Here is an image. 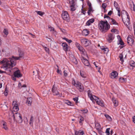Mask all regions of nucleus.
Returning a JSON list of instances; mask_svg holds the SVG:
<instances>
[{
	"label": "nucleus",
	"mask_w": 135,
	"mask_h": 135,
	"mask_svg": "<svg viewBox=\"0 0 135 135\" xmlns=\"http://www.w3.org/2000/svg\"><path fill=\"white\" fill-rule=\"evenodd\" d=\"M19 54V57L12 56L11 57L9 58H4L0 62V64L2 65L1 68L7 70H8L11 72V69L13 67L15 66L16 64V60H19L20 58H22L23 56V54L22 51H20Z\"/></svg>",
	"instance_id": "f257e3e1"
},
{
	"label": "nucleus",
	"mask_w": 135,
	"mask_h": 135,
	"mask_svg": "<svg viewBox=\"0 0 135 135\" xmlns=\"http://www.w3.org/2000/svg\"><path fill=\"white\" fill-rule=\"evenodd\" d=\"M110 25L107 21H101L99 23L98 27L99 30L102 32H107L110 28Z\"/></svg>",
	"instance_id": "f03ea898"
},
{
	"label": "nucleus",
	"mask_w": 135,
	"mask_h": 135,
	"mask_svg": "<svg viewBox=\"0 0 135 135\" xmlns=\"http://www.w3.org/2000/svg\"><path fill=\"white\" fill-rule=\"evenodd\" d=\"M88 97L91 100L93 101L94 100L98 104L102 107H103L104 106V103L103 101L99 99L96 96L92 95L90 90H88Z\"/></svg>",
	"instance_id": "7ed1b4c3"
},
{
	"label": "nucleus",
	"mask_w": 135,
	"mask_h": 135,
	"mask_svg": "<svg viewBox=\"0 0 135 135\" xmlns=\"http://www.w3.org/2000/svg\"><path fill=\"white\" fill-rule=\"evenodd\" d=\"M122 20L124 24L129 28V25L130 23L129 18L127 12L125 11H123L122 13Z\"/></svg>",
	"instance_id": "20e7f679"
},
{
	"label": "nucleus",
	"mask_w": 135,
	"mask_h": 135,
	"mask_svg": "<svg viewBox=\"0 0 135 135\" xmlns=\"http://www.w3.org/2000/svg\"><path fill=\"white\" fill-rule=\"evenodd\" d=\"M14 120L18 121L19 123L22 122V117L21 115L19 113H16L13 115Z\"/></svg>",
	"instance_id": "39448f33"
},
{
	"label": "nucleus",
	"mask_w": 135,
	"mask_h": 135,
	"mask_svg": "<svg viewBox=\"0 0 135 135\" xmlns=\"http://www.w3.org/2000/svg\"><path fill=\"white\" fill-rule=\"evenodd\" d=\"M86 58L87 57L86 56H85V55H83L81 58V60L84 65L90 68V65L87 59H86Z\"/></svg>",
	"instance_id": "423d86ee"
},
{
	"label": "nucleus",
	"mask_w": 135,
	"mask_h": 135,
	"mask_svg": "<svg viewBox=\"0 0 135 135\" xmlns=\"http://www.w3.org/2000/svg\"><path fill=\"white\" fill-rule=\"evenodd\" d=\"M62 17L63 19L67 22L70 21V18L68 12L66 11H64L62 14Z\"/></svg>",
	"instance_id": "0eeeda50"
},
{
	"label": "nucleus",
	"mask_w": 135,
	"mask_h": 135,
	"mask_svg": "<svg viewBox=\"0 0 135 135\" xmlns=\"http://www.w3.org/2000/svg\"><path fill=\"white\" fill-rule=\"evenodd\" d=\"M19 104L16 101H13L12 102V105L13 106L12 108V113L14 114V112H16L19 110V108L18 107Z\"/></svg>",
	"instance_id": "6e6552de"
},
{
	"label": "nucleus",
	"mask_w": 135,
	"mask_h": 135,
	"mask_svg": "<svg viewBox=\"0 0 135 135\" xmlns=\"http://www.w3.org/2000/svg\"><path fill=\"white\" fill-rule=\"evenodd\" d=\"M52 90L54 95L58 96L59 97H61L62 95L60 94L57 90V88L55 85H54L52 89Z\"/></svg>",
	"instance_id": "1a4fd4ad"
},
{
	"label": "nucleus",
	"mask_w": 135,
	"mask_h": 135,
	"mask_svg": "<svg viewBox=\"0 0 135 135\" xmlns=\"http://www.w3.org/2000/svg\"><path fill=\"white\" fill-rule=\"evenodd\" d=\"M75 86L76 87L77 89L80 92H82L84 90V87L83 85L81 83L79 82H76V84Z\"/></svg>",
	"instance_id": "9d476101"
},
{
	"label": "nucleus",
	"mask_w": 135,
	"mask_h": 135,
	"mask_svg": "<svg viewBox=\"0 0 135 135\" xmlns=\"http://www.w3.org/2000/svg\"><path fill=\"white\" fill-rule=\"evenodd\" d=\"M81 43L85 46H88L90 44V42L88 40L85 38H83L81 40Z\"/></svg>",
	"instance_id": "9b49d317"
},
{
	"label": "nucleus",
	"mask_w": 135,
	"mask_h": 135,
	"mask_svg": "<svg viewBox=\"0 0 135 135\" xmlns=\"http://www.w3.org/2000/svg\"><path fill=\"white\" fill-rule=\"evenodd\" d=\"M78 49L81 52V53L82 54V56L83 55H85V56H86L87 58H88V57L87 54L86 52L83 47L81 46Z\"/></svg>",
	"instance_id": "f8f14e48"
},
{
	"label": "nucleus",
	"mask_w": 135,
	"mask_h": 135,
	"mask_svg": "<svg viewBox=\"0 0 135 135\" xmlns=\"http://www.w3.org/2000/svg\"><path fill=\"white\" fill-rule=\"evenodd\" d=\"M132 36L129 35L128 36L127 38V43L131 45H132L134 42V40Z\"/></svg>",
	"instance_id": "ddd939ff"
},
{
	"label": "nucleus",
	"mask_w": 135,
	"mask_h": 135,
	"mask_svg": "<svg viewBox=\"0 0 135 135\" xmlns=\"http://www.w3.org/2000/svg\"><path fill=\"white\" fill-rule=\"evenodd\" d=\"M13 75L18 78L21 77L22 76V75L21 74L20 70L18 69L13 73Z\"/></svg>",
	"instance_id": "4468645a"
},
{
	"label": "nucleus",
	"mask_w": 135,
	"mask_h": 135,
	"mask_svg": "<svg viewBox=\"0 0 135 135\" xmlns=\"http://www.w3.org/2000/svg\"><path fill=\"white\" fill-rule=\"evenodd\" d=\"M126 54H125L124 53L122 52L121 54H120L119 56L120 60L122 62H123L124 61L123 59V58H125L126 57Z\"/></svg>",
	"instance_id": "2eb2a0df"
},
{
	"label": "nucleus",
	"mask_w": 135,
	"mask_h": 135,
	"mask_svg": "<svg viewBox=\"0 0 135 135\" xmlns=\"http://www.w3.org/2000/svg\"><path fill=\"white\" fill-rule=\"evenodd\" d=\"M118 75V74L117 72L113 71L110 73V77L112 79L115 78L117 77Z\"/></svg>",
	"instance_id": "dca6fc26"
},
{
	"label": "nucleus",
	"mask_w": 135,
	"mask_h": 135,
	"mask_svg": "<svg viewBox=\"0 0 135 135\" xmlns=\"http://www.w3.org/2000/svg\"><path fill=\"white\" fill-rule=\"evenodd\" d=\"M114 34H110L108 35V38L107 39L108 40L109 42H111L114 38Z\"/></svg>",
	"instance_id": "f3484780"
},
{
	"label": "nucleus",
	"mask_w": 135,
	"mask_h": 135,
	"mask_svg": "<svg viewBox=\"0 0 135 135\" xmlns=\"http://www.w3.org/2000/svg\"><path fill=\"white\" fill-rule=\"evenodd\" d=\"M62 45L63 49L65 51L68 50V46L67 44L66 43H63L62 44Z\"/></svg>",
	"instance_id": "a211bd4d"
},
{
	"label": "nucleus",
	"mask_w": 135,
	"mask_h": 135,
	"mask_svg": "<svg viewBox=\"0 0 135 135\" xmlns=\"http://www.w3.org/2000/svg\"><path fill=\"white\" fill-rule=\"evenodd\" d=\"M1 124L3 126L2 128L6 130H8V128L7 127V124L6 122L4 121H2L1 122Z\"/></svg>",
	"instance_id": "6ab92c4d"
},
{
	"label": "nucleus",
	"mask_w": 135,
	"mask_h": 135,
	"mask_svg": "<svg viewBox=\"0 0 135 135\" xmlns=\"http://www.w3.org/2000/svg\"><path fill=\"white\" fill-rule=\"evenodd\" d=\"M71 61L75 64H76L78 63V61L76 58L73 55L72 56V57L70 58Z\"/></svg>",
	"instance_id": "aec40b11"
},
{
	"label": "nucleus",
	"mask_w": 135,
	"mask_h": 135,
	"mask_svg": "<svg viewBox=\"0 0 135 135\" xmlns=\"http://www.w3.org/2000/svg\"><path fill=\"white\" fill-rule=\"evenodd\" d=\"M112 101L114 104V106L115 107H116L118 105V102L115 98H112Z\"/></svg>",
	"instance_id": "412c9836"
},
{
	"label": "nucleus",
	"mask_w": 135,
	"mask_h": 135,
	"mask_svg": "<svg viewBox=\"0 0 135 135\" xmlns=\"http://www.w3.org/2000/svg\"><path fill=\"white\" fill-rule=\"evenodd\" d=\"M94 21V19L92 18L88 20L86 23V25L88 26H89L90 24L93 23Z\"/></svg>",
	"instance_id": "4be33fe9"
},
{
	"label": "nucleus",
	"mask_w": 135,
	"mask_h": 135,
	"mask_svg": "<svg viewBox=\"0 0 135 135\" xmlns=\"http://www.w3.org/2000/svg\"><path fill=\"white\" fill-rule=\"evenodd\" d=\"M89 33V31L87 29L84 30L82 31L83 34L84 35L86 36Z\"/></svg>",
	"instance_id": "5701e85b"
},
{
	"label": "nucleus",
	"mask_w": 135,
	"mask_h": 135,
	"mask_svg": "<svg viewBox=\"0 0 135 135\" xmlns=\"http://www.w3.org/2000/svg\"><path fill=\"white\" fill-rule=\"evenodd\" d=\"M64 103L69 105H73V104L71 102L68 100H64L63 101Z\"/></svg>",
	"instance_id": "b1692460"
},
{
	"label": "nucleus",
	"mask_w": 135,
	"mask_h": 135,
	"mask_svg": "<svg viewBox=\"0 0 135 135\" xmlns=\"http://www.w3.org/2000/svg\"><path fill=\"white\" fill-rule=\"evenodd\" d=\"M95 127L96 129L98 131H100L101 127L99 123H95Z\"/></svg>",
	"instance_id": "393cba45"
},
{
	"label": "nucleus",
	"mask_w": 135,
	"mask_h": 135,
	"mask_svg": "<svg viewBox=\"0 0 135 135\" xmlns=\"http://www.w3.org/2000/svg\"><path fill=\"white\" fill-rule=\"evenodd\" d=\"M32 102V100L31 98H29L27 99L26 103L29 105H31Z\"/></svg>",
	"instance_id": "a878e982"
},
{
	"label": "nucleus",
	"mask_w": 135,
	"mask_h": 135,
	"mask_svg": "<svg viewBox=\"0 0 135 135\" xmlns=\"http://www.w3.org/2000/svg\"><path fill=\"white\" fill-rule=\"evenodd\" d=\"M110 24H116V22L115 20L111 18L109 21Z\"/></svg>",
	"instance_id": "bb28decb"
},
{
	"label": "nucleus",
	"mask_w": 135,
	"mask_h": 135,
	"mask_svg": "<svg viewBox=\"0 0 135 135\" xmlns=\"http://www.w3.org/2000/svg\"><path fill=\"white\" fill-rule=\"evenodd\" d=\"M80 75L83 78H85L86 76L85 73L83 71H80Z\"/></svg>",
	"instance_id": "cd10ccee"
},
{
	"label": "nucleus",
	"mask_w": 135,
	"mask_h": 135,
	"mask_svg": "<svg viewBox=\"0 0 135 135\" xmlns=\"http://www.w3.org/2000/svg\"><path fill=\"white\" fill-rule=\"evenodd\" d=\"M105 116L106 118L109 121H110L112 120V118L109 115L107 114H105Z\"/></svg>",
	"instance_id": "c85d7f7f"
},
{
	"label": "nucleus",
	"mask_w": 135,
	"mask_h": 135,
	"mask_svg": "<svg viewBox=\"0 0 135 135\" xmlns=\"http://www.w3.org/2000/svg\"><path fill=\"white\" fill-rule=\"evenodd\" d=\"M114 6L117 10H119V6L118 4V3L115 1H114Z\"/></svg>",
	"instance_id": "c756f323"
},
{
	"label": "nucleus",
	"mask_w": 135,
	"mask_h": 135,
	"mask_svg": "<svg viewBox=\"0 0 135 135\" xmlns=\"http://www.w3.org/2000/svg\"><path fill=\"white\" fill-rule=\"evenodd\" d=\"M34 118L32 116H31L30 120V125L32 126Z\"/></svg>",
	"instance_id": "7c9ffc66"
},
{
	"label": "nucleus",
	"mask_w": 135,
	"mask_h": 135,
	"mask_svg": "<svg viewBox=\"0 0 135 135\" xmlns=\"http://www.w3.org/2000/svg\"><path fill=\"white\" fill-rule=\"evenodd\" d=\"M119 81L121 83L124 82L126 81V79L124 78H120L119 79Z\"/></svg>",
	"instance_id": "2f4dec72"
},
{
	"label": "nucleus",
	"mask_w": 135,
	"mask_h": 135,
	"mask_svg": "<svg viewBox=\"0 0 135 135\" xmlns=\"http://www.w3.org/2000/svg\"><path fill=\"white\" fill-rule=\"evenodd\" d=\"M75 5H70V7L71 8V10L72 11H75L76 9V8L75 7Z\"/></svg>",
	"instance_id": "473e14b6"
},
{
	"label": "nucleus",
	"mask_w": 135,
	"mask_h": 135,
	"mask_svg": "<svg viewBox=\"0 0 135 135\" xmlns=\"http://www.w3.org/2000/svg\"><path fill=\"white\" fill-rule=\"evenodd\" d=\"M36 12H37V14L41 16H43L45 13L44 12L40 11H37Z\"/></svg>",
	"instance_id": "72a5a7b5"
},
{
	"label": "nucleus",
	"mask_w": 135,
	"mask_h": 135,
	"mask_svg": "<svg viewBox=\"0 0 135 135\" xmlns=\"http://www.w3.org/2000/svg\"><path fill=\"white\" fill-rule=\"evenodd\" d=\"M130 66L132 67H134L135 66V62L133 61L130 62Z\"/></svg>",
	"instance_id": "f704fd0d"
},
{
	"label": "nucleus",
	"mask_w": 135,
	"mask_h": 135,
	"mask_svg": "<svg viewBox=\"0 0 135 135\" xmlns=\"http://www.w3.org/2000/svg\"><path fill=\"white\" fill-rule=\"evenodd\" d=\"M3 32L6 35H7L8 33V30L6 28L4 29L3 31Z\"/></svg>",
	"instance_id": "c9c22d12"
},
{
	"label": "nucleus",
	"mask_w": 135,
	"mask_h": 135,
	"mask_svg": "<svg viewBox=\"0 0 135 135\" xmlns=\"http://www.w3.org/2000/svg\"><path fill=\"white\" fill-rule=\"evenodd\" d=\"M63 39L65 40L67 42H68L69 43H70L72 42V41L70 40H69L68 38H65L64 37L63 38Z\"/></svg>",
	"instance_id": "e433bc0d"
},
{
	"label": "nucleus",
	"mask_w": 135,
	"mask_h": 135,
	"mask_svg": "<svg viewBox=\"0 0 135 135\" xmlns=\"http://www.w3.org/2000/svg\"><path fill=\"white\" fill-rule=\"evenodd\" d=\"M2 109L3 110H6L8 109L6 105H3L2 107Z\"/></svg>",
	"instance_id": "4c0bfd02"
},
{
	"label": "nucleus",
	"mask_w": 135,
	"mask_h": 135,
	"mask_svg": "<svg viewBox=\"0 0 135 135\" xmlns=\"http://www.w3.org/2000/svg\"><path fill=\"white\" fill-rule=\"evenodd\" d=\"M69 1L70 5H75L74 1V0H69Z\"/></svg>",
	"instance_id": "58836bf2"
},
{
	"label": "nucleus",
	"mask_w": 135,
	"mask_h": 135,
	"mask_svg": "<svg viewBox=\"0 0 135 135\" xmlns=\"http://www.w3.org/2000/svg\"><path fill=\"white\" fill-rule=\"evenodd\" d=\"M78 118L80 120L79 121L80 123H81L82 121H83L84 120V118L81 116H79Z\"/></svg>",
	"instance_id": "ea45409f"
},
{
	"label": "nucleus",
	"mask_w": 135,
	"mask_h": 135,
	"mask_svg": "<svg viewBox=\"0 0 135 135\" xmlns=\"http://www.w3.org/2000/svg\"><path fill=\"white\" fill-rule=\"evenodd\" d=\"M110 128H108L106 129L105 133H106L107 135H109L110 134L109 133Z\"/></svg>",
	"instance_id": "a19ab883"
},
{
	"label": "nucleus",
	"mask_w": 135,
	"mask_h": 135,
	"mask_svg": "<svg viewBox=\"0 0 135 135\" xmlns=\"http://www.w3.org/2000/svg\"><path fill=\"white\" fill-rule=\"evenodd\" d=\"M119 43H118V44H120L122 45H123L124 44V43L123 42L121 39H120V40H119Z\"/></svg>",
	"instance_id": "79ce46f5"
},
{
	"label": "nucleus",
	"mask_w": 135,
	"mask_h": 135,
	"mask_svg": "<svg viewBox=\"0 0 135 135\" xmlns=\"http://www.w3.org/2000/svg\"><path fill=\"white\" fill-rule=\"evenodd\" d=\"M132 3L133 4V7H131V9L132 10H133V11H135V5L133 2H132Z\"/></svg>",
	"instance_id": "37998d69"
},
{
	"label": "nucleus",
	"mask_w": 135,
	"mask_h": 135,
	"mask_svg": "<svg viewBox=\"0 0 135 135\" xmlns=\"http://www.w3.org/2000/svg\"><path fill=\"white\" fill-rule=\"evenodd\" d=\"M104 18H107L108 21L110 20V19L111 18L108 16L105 15H104Z\"/></svg>",
	"instance_id": "c03bdc74"
},
{
	"label": "nucleus",
	"mask_w": 135,
	"mask_h": 135,
	"mask_svg": "<svg viewBox=\"0 0 135 135\" xmlns=\"http://www.w3.org/2000/svg\"><path fill=\"white\" fill-rule=\"evenodd\" d=\"M8 93V91L6 89H5V90L4 92V94L5 96H7Z\"/></svg>",
	"instance_id": "a18cd8bd"
},
{
	"label": "nucleus",
	"mask_w": 135,
	"mask_h": 135,
	"mask_svg": "<svg viewBox=\"0 0 135 135\" xmlns=\"http://www.w3.org/2000/svg\"><path fill=\"white\" fill-rule=\"evenodd\" d=\"M45 50L47 52H49V48L46 47H44Z\"/></svg>",
	"instance_id": "49530a36"
},
{
	"label": "nucleus",
	"mask_w": 135,
	"mask_h": 135,
	"mask_svg": "<svg viewBox=\"0 0 135 135\" xmlns=\"http://www.w3.org/2000/svg\"><path fill=\"white\" fill-rule=\"evenodd\" d=\"M106 6H107V4L105 3L102 4V7L104 9H105V8L106 7Z\"/></svg>",
	"instance_id": "de8ad7c7"
},
{
	"label": "nucleus",
	"mask_w": 135,
	"mask_h": 135,
	"mask_svg": "<svg viewBox=\"0 0 135 135\" xmlns=\"http://www.w3.org/2000/svg\"><path fill=\"white\" fill-rule=\"evenodd\" d=\"M73 99L74 100L75 102L76 103H78V97L74 98H73Z\"/></svg>",
	"instance_id": "09e8293b"
},
{
	"label": "nucleus",
	"mask_w": 135,
	"mask_h": 135,
	"mask_svg": "<svg viewBox=\"0 0 135 135\" xmlns=\"http://www.w3.org/2000/svg\"><path fill=\"white\" fill-rule=\"evenodd\" d=\"M76 45L78 48H79L81 46L78 43L76 42L75 44Z\"/></svg>",
	"instance_id": "8fccbe9b"
},
{
	"label": "nucleus",
	"mask_w": 135,
	"mask_h": 135,
	"mask_svg": "<svg viewBox=\"0 0 135 135\" xmlns=\"http://www.w3.org/2000/svg\"><path fill=\"white\" fill-rule=\"evenodd\" d=\"M72 83V84L73 85H74L75 86L76 84V83L74 80H73Z\"/></svg>",
	"instance_id": "3c124183"
},
{
	"label": "nucleus",
	"mask_w": 135,
	"mask_h": 135,
	"mask_svg": "<svg viewBox=\"0 0 135 135\" xmlns=\"http://www.w3.org/2000/svg\"><path fill=\"white\" fill-rule=\"evenodd\" d=\"M57 72L60 75H62V73L61 71V70H59L58 69L57 70Z\"/></svg>",
	"instance_id": "603ef678"
},
{
	"label": "nucleus",
	"mask_w": 135,
	"mask_h": 135,
	"mask_svg": "<svg viewBox=\"0 0 135 135\" xmlns=\"http://www.w3.org/2000/svg\"><path fill=\"white\" fill-rule=\"evenodd\" d=\"M81 111L84 114L87 113L88 112V110L86 109L82 110Z\"/></svg>",
	"instance_id": "864d4df0"
},
{
	"label": "nucleus",
	"mask_w": 135,
	"mask_h": 135,
	"mask_svg": "<svg viewBox=\"0 0 135 135\" xmlns=\"http://www.w3.org/2000/svg\"><path fill=\"white\" fill-rule=\"evenodd\" d=\"M60 30L63 33H66V31L65 30L63 29H62L61 28H60Z\"/></svg>",
	"instance_id": "5fc2aeb1"
},
{
	"label": "nucleus",
	"mask_w": 135,
	"mask_h": 135,
	"mask_svg": "<svg viewBox=\"0 0 135 135\" xmlns=\"http://www.w3.org/2000/svg\"><path fill=\"white\" fill-rule=\"evenodd\" d=\"M66 72V71L65 70H64V75L65 76H66L68 75V74Z\"/></svg>",
	"instance_id": "6e6d98bb"
},
{
	"label": "nucleus",
	"mask_w": 135,
	"mask_h": 135,
	"mask_svg": "<svg viewBox=\"0 0 135 135\" xmlns=\"http://www.w3.org/2000/svg\"><path fill=\"white\" fill-rule=\"evenodd\" d=\"M49 30L50 31H54V28L53 27H49Z\"/></svg>",
	"instance_id": "4d7b16f0"
},
{
	"label": "nucleus",
	"mask_w": 135,
	"mask_h": 135,
	"mask_svg": "<svg viewBox=\"0 0 135 135\" xmlns=\"http://www.w3.org/2000/svg\"><path fill=\"white\" fill-rule=\"evenodd\" d=\"M80 133V131H76L75 132V135H79Z\"/></svg>",
	"instance_id": "13d9d810"
},
{
	"label": "nucleus",
	"mask_w": 135,
	"mask_h": 135,
	"mask_svg": "<svg viewBox=\"0 0 135 135\" xmlns=\"http://www.w3.org/2000/svg\"><path fill=\"white\" fill-rule=\"evenodd\" d=\"M81 13H83L84 15H85L86 12L83 9H81Z\"/></svg>",
	"instance_id": "bf43d9fd"
},
{
	"label": "nucleus",
	"mask_w": 135,
	"mask_h": 135,
	"mask_svg": "<svg viewBox=\"0 0 135 135\" xmlns=\"http://www.w3.org/2000/svg\"><path fill=\"white\" fill-rule=\"evenodd\" d=\"M117 10L118 11V16H120V12L119 10H119Z\"/></svg>",
	"instance_id": "052dcab7"
},
{
	"label": "nucleus",
	"mask_w": 135,
	"mask_h": 135,
	"mask_svg": "<svg viewBox=\"0 0 135 135\" xmlns=\"http://www.w3.org/2000/svg\"><path fill=\"white\" fill-rule=\"evenodd\" d=\"M89 10H88L89 11H93V9L92 8V7H89L88 8Z\"/></svg>",
	"instance_id": "680f3d73"
},
{
	"label": "nucleus",
	"mask_w": 135,
	"mask_h": 135,
	"mask_svg": "<svg viewBox=\"0 0 135 135\" xmlns=\"http://www.w3.org/2000/svg\"><path fill=\"white\" fill-rule=\"evenodd\" d=\"M84 134V133L83 131H80V133L79 134V135H83Z\"/></svg>",
	"instance_id": "e2e57ef3"
},
{
	"label": "nucleus",
	"mask_w": 135,
	"mask_h": 135,
	"mask_svg": "<svg viewBox=\"0 0 135 135\" xmlns=\"http://www.w3.org/2000/svg\"><path fill=\"white\" fill-rule=\"evenodd\" d=\"M16 77H15V76L14 77H12V79L14 81H15L16 80Z\"/></svg>",
	"instance_id": "0e129e2a"
},
{
	"label": "nucleus",
	"mask_w": 135,
	"mask_h": 135,
	"mask_svg": "<svg viewBox=\"0 0 135 135\" xmlns=\"http://www.w3.org/2000/svg\"><path fill=\"white\" fill-rule=\"evenodd\" d=\"M112 11H110L108 13V15H111L112 13Z\"/></svg>",
	"instance_id": "69168bd1"
},
{
	"label": "nucleus",
	"mask_w": 135,
	"mask_h": 135,
	"mask_svg": "<svg viewBox=\"0 0 135 135\" xmlns=\"http://www.w3.org/2000/svg\"><path fill=\"white\" fill-rule=\"evenodd\" d=\"M88 4L89 7H91V4L90 2H89L88 3Z\"/></svg>",
	"instance_id": "338daca9"
},
{
	"label": "nucleus",
	"mask_w": 135,
	"mask_h": 135,
	"mask_svg": "<svg viewBox=\"0 0 135 135\" xmlns=\"http://www.w3.org/2000/svg\"><path fill=\"white\" fill-rule=\"evenodd\" d=\"M132 119L133 122L135 123V116L133 117Z\"/></svg>",
	"instance_id": "774afa93"
}]
</instances>
